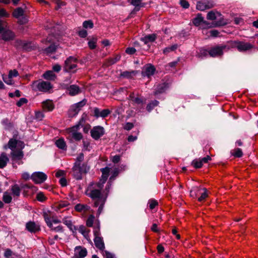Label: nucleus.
<instances>
[{
    "instance_id": "nucleus-1",
    "label": "nucleus",
    "mask_w": 258,
    "mask_h": 258,
    "mask_svg": "<svg viewBox=\"0 0 258 258\" xmlns=\"http://www.w3.org/2000/svg\"><path fill=\"white\" fill-rule=\"evenodd\" d=\"M103 185L98 183L91 182L88 185L86 194L92 200H95V205H97L99 202V200H105L103 197L101 190L103 188Z\"/></svg>"
},
{
    "instance_id": "nucleus-2",
    "label": "nucleus",
    "mask_w": 258,
    "mask_h": 258,
    "mask_svg": "<svg viewBox=\"0 0 258 258\" xmlns=\"http://www.w3.org/2000/svg\"><path fill=\"white\" fill-rule=\"evenodd\" d=\"M32 88L33 90L47 92L52 89V86L49 82L37 80L33 82Z\"/></svg>"
},
{
    "instance_id": "nucleus-3",
    "label": "nucleus",
    "mask_w": 258,
    "mask_h": 258,
    "mask_svg": "<svg viewBox=\"0 0 258 258\" xmlns=\"http://www.w3.org/2000/svg\"><path fill=\"white\" fill-rule=\"evenodd\" d=\"M77 59L73 56H70L64 61L63 70L66 72L75 73L77 67Z\"/></svg>"
},
{
    "instance_id": "nucleus-4",
    "label": "nucleus",
    "mask_w": 258,
    "mask_h": 258,
    "mask_svg": "<svg viewBox=\"0 0 258 258\" xmlns=\"http://www.w3.org/2000/svg\"><path fill=\"white\" fill-rule=\"evenodd\" d=\"M200 194L201 196L198 198V201L202 202L208 196L207 189L205 188H200L199 187L195 186L190 190V196L192 197H197Z\"/></svg>"
},
{
    "instance_id": "nucleus-5",
    "label": "nucleus",
    "mask_w": 258,
    "mask_h": 258,
    "mask_svg": "<svg viewBox=\"0 0 258 258\" xmlns=\"http://www.w3.org/2000/svg\"><path fill=\"white\" fill-rule=\"evenodd\" d=\"M227 47L226 45H216L208 49L209 55L213 57L220 56L223 54V50Z\"/></svg>"
},
{
    "instance_id": "nucleus-6",
    "label": "nucleus",
    "mask_w": 258,
    "mask_h": 258,
    "mask_svg": "<svg viewBox=\"0 0 258 258\" xmlns=\"http://www.w3.org/2000/svg\"><path fill=\"white\" fill-rule=\"evenodd\" d=\"M10 156L13 164L14 163H17L18 164L20 165L23 163L22 160L24 157V153L22 149L11 151Z\"/></svg>"
},
{
    "instance_id": "nucleus-7",
    "label": "nucleus",
    "mask_w": 258,
    "mask_h": 258,
    "mask_svg": "<svg viewBox=\"0 0 258 258\" xmlns=\"http://www.w3.org/2000/svg\"><path fill=\"white\" fill-rule=\"evenodd\" d=\"M216 4L213 0H202L197 2L196 8L201 11L213 8Z\"/></svg>"
},
{
    "instance_id": "nucleus-8",
    "label": "nucleus",
    "mask_w": 258,
    "mask_h": 258,
    "mask_svg": "<svg viewBox=\"0 0 258 258\" xmlns=\"http://www.w3.org/2000/svg\"><path fill=\"white\" fill-rule=\"evenodd\" d=\"M83 119H81L78 124L73 126L68 129L69 132L71 133L72 138L77 141H80L83 138V136L81 133L78 132V130L80 128L82 121Z\"/></svg>"
},
{
    "instance_id": "nucleus-9",
    "label": "nucleus",
    "mask_w": 258,
    "mask_h": 258,
    "mask_svg": "<svg viewBox=\"0 0 258 258\" xmlns=\"http://www.w3.org/2000/svg\"><path fill=\"white\" fill-rule=\"evenodd\" d=\"M90 134L93 139L98 140L104 135L105 130L102 126H95L91 130Z\"/></svg>"
},
{
    "instance_id": "nucleus-10",
    "label": "nucleus",
    "mask_w": 258,
    "mask_h": 258,
    "mask_svg": "<svg viewBox=\"0 0 258 258\" xmlns=\"http://www.w3.org/2000/svg\"><path fill=\"white\" fill-rule=\"evenodd\" d=\"M233 46L240 52L249 50L253 47V45L249 43L239 41H234L233 42Z\"/></svg>"
},
{
    "instance_id": "nucleus-11",
    "label": "nucleus",
    "mask_w": 258,
    "mask_h": 258,
    "mask_svg": "<svg viewBox=\"0 0 258 258\" xmlns=\"http://www.w3.org/2000/svg\"><path fill=\"white\" fill-rule=\"evenodd\" d=\"M86 102L87 101L86 99H83V100L72 105L69 110L70 115L72 116L77 115L80 111L82 107L86 104Z\"/></svg>"
},
{
    "instance_id": "nucleus-12",
    "label": "nucleus",
    "mask_w": 258,
    "mask_h": 258,
    "mask_svg": "<svg viewBox=\"0 0 258 258\" xmlns=\"http://www.w3.org/2000/svg\"><path fill=\"white\" fill-rule=\"evenodd\" d=\"M47 177V175L42 172H35L31 176V178L37 184L43 182L46 180Z\"/></svg>"
},
{
    "instance_id": "nucleus-13",
    "label": "nucleus",
    "mask_w": 258,
    "mask_h": 258,
    "mask_svg": "<svg viewBox=\"0 0 258 258\" xmlns=\"http://www.w3.org/2000/svg\"><path fill=\"white\" fill-rule=\"evenodd\" d=\"M18 144L21 147V149L24 147V143L22 142L18 141L16 139H11L8 144L4 146V149H7V148H9L12 151H15L17 150L16 149V147Z\"/></svg>"
},
{
    "instance_id": "nucleus-14",
    "label": "nucleus",
    "mask_w": 258,
    "mask_h": 258,
    "mask_svg": "<svg viewBox=\"0 0 258 258\" xmlns=\"http://www.w3.org/2000/svg\"><path fill=\"white\" fill-rule=\"evenodd\" d=\"M110 113L111 111L108 109L100 110L98 108L95 107L93 109V115L96 118H105Z\"/></svg>"
},
{
    "instance_id": "nucleus-15",
    "label": "nucleus",
    "mask_w": 258,
    "mask_h": 258,
    "mask_svg": "<svg viewBox=\"0 0 258 258\" xmlns=\"http://www.w3.org/2000/svg\"><path fill=\"white\" fill-rule=\"evenodd\" d=\"M192 23L196 26H199L202 25H204L207 26V27H210V23L205 21L204 19V17H203L202 15L201 14H198L197 16L192 19Z\"/></svg>"
},
{
    "instance_id": "nucleus-16",
    "label": "nucleus",
    "mask_w": 258,
    "mask_h": 258,
    "mask_svg": "<svg viewBox=\"0 0 258 258\" xmlns=\"http://www.w3.org/2000/svg\"><path fill=\"white\" fill-rule=\"evenodd\" d=\"M88 253L87 250L85 247L81 246H77L75 248V253L74 255L81 258H84Z\"/></svg>"
},
{
    "instance_id": "nucleus-17",
    "label": "nucleus",
    "mask_w": 258,
    "mask_h": 258,
    "mask_svg": "<svg viewBox=\"0 0 258 258\" xmlns=\"http://www.w3.org/2000/svg\"><path fill=\"white\" fill-rule=\"evenodd\" d=\"M94 242L97 248L101 251H103L105 249V244L103 238L101 236L94 237Z\"/></svg>"
},
{
    "instance_id": "nucleus-18",
    "label": "nucleus",
    "mask_w": 258,
    "mask_h": 258,
    "mask_svg": "<svg viewBox=\"0 0 258 258\" xmlns=\"http://www.w3.org/2000/svg\"><path fill=\"white\" fill-rule=\"evenodd\" d=\"M26 229L31 233H35L40 230V227L34 222L29 221L26 224Z\"/></svg>"
},
{
    "instance_id": "nucleus-19",
    "label": "nucleus",
    "mask_w": 258,
    "mask_h": 258,
    "mask_svg": "<svg viewBox=\"0 0 258 258\" xmlns=\"http://www.w3.org/2000/svg\"><path fill=\"white\" fill-rule=\"evenodd\" d=\"M2 33V39L6 41L13 40L15 36L14 33L10 30H4Z\"/></svg>"
},
{
    "instance_id": "nucleus-20",
    "label": "nucleus",
    "mask_w": 258,
    "mask_h": 258,
    "mask_svg": "<svg viewBox=\"0 0 258 258\" xmlns=\"http://www.w3.org/2000/svg\"><path fill=\"white\" fill-rule=\"evenodd\" d=\"M68 93L71 96H75L81 92L79 86L76 85H72L66 88Z\"/></svg>"
},
{
    "instance_id": "nucleus-21",
    "label": "nucleus",
    "mask_w": 258,
    "mask_h": 258,
    "mask_svg": "<svg viewBox=\"0 0 258 258\" xmlns=\"http://www.w3.org/2000/svg\"><path fill=\"white\" fill-rule=\"evenodd\" d=\"M10 190L13 197L18 198L21 194V188L17 184H15L11 186Z\"/></svg>"
},
{
    "instance_id": "nucleus-22",
    "label": "nucleus",
    "mask_w": 258,
    "mask_h": 258,
    "mask_svg": "<svg viewBox=\"0 0 258 258\" xmlns=\"http://www.w3.org/2000/svg\"><path fill=\"white\" fill-rule=\"evenodd\" d=\"M168 84L167 83H163L158 85L154 94L155 95H157L159 94L164 92L168 88Z\"/></svg>"
},
{
    "instance_id": "nucleus-23",
    "label": "nucleus",
    "mask_w": 258,
    "mask_h": 258,
    "mask_svg": "<svg viewBox=\"0 0 258 258\" xmlns=\"http://www.w3.org/2000/svg\"><path fill=\"white\" fill-rule=\"evenodd\" d=\"M43 216L44 217L45 222L47 224V225L49 227H52L51 220L53 217L52 213L49 211L44 212L43 213Z\"/></svg>"
},
{
    "instance_id": "nucleus-24",
    "label": "nucleus",
    "mask_w": 258,
    "mask_h": 258,
    "mask_svg": "<svg viewBox=\"0 0 258 258\" xmlns=\"http://www.w3.org/2000/svg\"><path fill=\"white\" fill-rule=\"evenodd\" d=\"M155 72V67L151 64H149L146 67L145 71L143 72V75L144 76H146L149 78L151 76L154 75Z\"/></svg>"
},
{
    "instance_id": "nucleus-25",
    "label": "nucleus",
    "mask_w": 258,
    "mask_h": 258,
    "mask_svg": "<svg viewBox=\"0 0 258 258\" xmlns=\"http://www.w3.org/2000/svg\"><path fill=\"white\" fill-rule=\"evenodd\" d=\"M9 161V158L7 154L5 152H3L0 155V168H4L5 167Z\"/></svg>"
},
{
    "instance_id": "nucleus-26",
    "label": "nucleus",
    "mask_w": 258,
    "mask_h": 258,
    "mask_svg": "<svg viewBox=\"0 0 258 258\" xmlns=\"http://www.w3.org/2000/svg\"><path fill=\"white\" fill-rule=\"evenodd\" d=\"M42 107L45 111H51L54 107V105L51 100H47L42 102Z\"/></svg>"
},
{
    "instance_id": "nucleus-27",
    "label": "nucleus",
    "mask_w": 258,
    "mask_h": 258,
    "mask_svg": "<svg viewBox=\"0 0 258 258\" xmlns=\"http://www.w3.org/2000/svg\"><path fill=\"white\" fill-rule=\"evenodd\" d=\"M157 38V35L155 34H149L141 38V40L143 41L145 44L149 42H154Z\"/></svg>"
},
{
    "instance_id": "nucleus-28",
    "label": "nucleus",
    "mask_w": 258,
    "mask_h": 258,
    "mask_svg": "<svg viewBox=\"0 0 258 258\" xmlns=\"http://www.w3.org/2000/svg\"><path fill=\"white\" fill-rule=\"evenodd\" d=\"M137 73L135 71H124L121 73L120 76L124 78L130 79L135 76Z\"/></svg>"
},
{
    "instance_id": "nucleus-29",
    "label": "nucleus",
    "mask_w": 258,
    "mask_h": 258,
    "mask_svg": "<svg viewBox=\"0 0 258 258\" xmlns=\"http://www.w3.org/2000/svg\"><path fill=\"white\" fill-rule=\"evenodd\" d=\"M221 15V14L218 12L211 11L207 14V19L209 20H215L218 17H220Z\"/></svg>"
},
{
    "instance_id": "nucleus-30",
    "label": "nucleus",
    "mask_w": 258,
    "mask_h": 258,
    "mask_svg": "<svg viewBox=\"0 0 258 258\" xmlns=\"http://www.w3.org/2000/svg\"><path fill=\"white\" fill-rule=\"evenodd\" d=\"M90 209V206H88L87 205H83L81 204H78L75 207V209L76 211L79 212H87L89 211Z\"/></svg>"
},
{
    "instance_id": "nucleus-31",
    "label": "nucleus",
    "mask_w": 258,
    "mask_h": 258,
    "mask_svg": "<svg viewBox=\"0 0 258 258\" xmlns=\"http://www.w3.org/2000/svg\"><path fill=\"white\" fill-rule=\"evenodd\" d=\"M43 77L48 80H54L56 78V75L52 71H47L43 75Z\"/></svg>"
},
{
    "instance_id": "nucleus-32",
    "label": "nucleus",
    "mask_w": 258,
    "mask_h": 258,
    "mask_svg": "<svg viewBox=\"0 0 258 258\" xmlns=\"http://www.w3.org/2000/svg\"><path fill=\"white\" fill-rule=\"evenodd\" d=\"M79 167L77 166H74L73 168L74 176L77 180L82 179V174L83 172L79 169Z\"/></svg>"
},
{
    "instance_id": "nucleus-33",
    "label": "nucleus",
    "mask_w": 258,
    "mask_h": 258,
    "mask_svg": "<svg viewBox=\"0 0 258 258\" xmlns=\"http://www.w3.org/2000/svg\"><path fill=\"white\" fill-rule=\"evenodd\" d=\"M55 145L59 149L66 150L67 149V146L66 142L63 139L60 138L56 141Z\"/></svg>"
},
{
    "instance_id": "nucleus-34",
    "label": "nucleus",
    "mask_w": 258,
    "mask_h": 258,
    "mask_svg": "<svg viewBox=\"0 0 258 258\" xmlns=\"http://www.w3.org/2000/svg\"><path fill=\"white\" fill-rule=\"evenodd\" d=\"M24 15V11L21 7H19L16 9L13 13V17L16 18V19H19L21 16H23Z\"/></svg>"
},
{
    "instance_id": "nucleus-35",
    "label": "nucleus",
    "mask_w": 258,
    "mask_h": 258,
    "mask_svg": "<svg viewBox=\"0 0 258 258\" xmlns=\"http://www.w3.org/2000/svg\"><path fill=\"white\" fill-rule=\"evenodd\" d=\"M57 49V46L55 45L54 44L52 43L50 44L49 46L48 47L45 48L43 50V51L44 53H46L47 54H51L52 53H53L55 52L56 50Z\"/></svg>"
},
{
    "instance_id": "nucleus-36",
    "label": "nucleus",
    "mask_w": 258,
    "mask_h": 258,
    "mask_svg": "<svg viewBox=\"0 0 258 258\" xmlns=\"http://www.w3.org/2000/svg\"><path fill=\"white\" fill-rule=\"evenodd\" d=\"M12 200V197L10 193L8 191H5L4 192L3 196V201L6 204H10L11 203Z\"/></svg>"
},
{
    "instance_id": "nucleus-37",
    "label": "nucleus",
    "mask_w": 258,
    "mask_h": 258,
    "mask_svg": "<svg viewBox=\"0 0 258 258\" xmlns=\"http://www.w3.org/2000/svg\"><path fill=\"white\" fill-rule=\"evenodd\" d=\"M78 231L80 233H81L83 236L86 238H87L88 237H89V233L90 232V230L88 229H87L84 226L81 225L80 226Z\"/></svg>"
},
{
    "instance_id": "nucleus-38",
    "label": "nucleus",
    "mask_w": 258,
    "mask_h": 258,
    "mask_svg": "<svg viewBox=\"0 0 258 258\" xmlns=\"http://www.w3.org/2000/svg\"><path fill=\"white\" fill-rule=\"evenodd\" d=\"M120 59V55H116L114 57L109 58L107 59V65L111 66L117 62H118Z\"/></svg>"
},
{
    "instance_id": "nucleus-39",
    "label": "nucleus",
    "mask_w": 258,
    "mask_h": 258,
    "mask_svg": "<svg viewBox=\"0 0 258 258\" xmlns=\"http://www.w3.org/2000/svg\"><path fill=\"white\" fill-rule=\"evenodd\" d=\"M142 0H131V4L135 7L134 11H139L140 8L142 7Z\"/></svg>"
},
{
    "instance_id": "nucleus-40",
    "label": "nucleus",
    "mask_w": 258,
    "mask_h": 258,
    "mask_svg": "<svg viewBox=\"0 0 258 258\" xmlns=\"http://www.w3.org/2000/svg\"><path fill=\"white\" fill-rule=\"evenodd\" d=\"M231 154L232 155L237 158L241 157L243 155L242 151L240 148H236L232 150L231 151Z\"/></svg>"
},
{
    "instance_id": "nucleus-41",
    "label": "nucleus",
    "mask_w": 258,
    "mask_h": 258,
    "mask_svg": "<svg viewBox=\"0 0 258 258\" xmlns=\"http://www.w3.org/2000/svg\"><path fill=\"white\" fill-rule=\"evenodd\" d=\"M105 201H106V199L105 200H99V202L97 205H95V202H94V207H99L98 211H97V213L99 215L102 212L104 205L105 203Z\"/></svg>"
},
{
    "instance_id": "nucleus-42",
    "label": "nucleus",
    "mask_w": 258,
    "mask_h": 258,
    "mask_svg": "<svg viewBox=\"0 0 258 258\" xmlns=\"http://www.w3.org/2000/svg\"><path fill=\"white\" fill-rule=\"evenodd\" d=\"M93 234L94 237L99 236L101 235L100 231V224L99 222L95 224L93 226Z\"/></svg>"
},
{
    "instance_id": "nucleus-43",
    "label": "nucleus",
    "mask_w": 258,
    "mask_h": 258,
    "mask_svg": "<svg viewBox=\"0 0 258 258\" xmlns=\"http://www.w3.org/2000/svg\"><path fill=\"white\" fill-rule=\"evenodd\" d=\"M159 104V101H158L156 100L152 101L151 102H150L149 104H148L147 106V110L150 112L151 110H153V109L155 107L157 106Z\"/></svg>"
},
{
    "instance_id": "nucleus-44",
    "label": "nucleus",
    "mask_w": 258,
    "mask_h": 258,
    "mask_svg": "<svg viewBox=\"0 0 258 258\" xmlns=\"http://www.w3.org/2000/svg\"><path fill=\"white\" fill-rule=\"evenodd\" d=\"M191 165L195 168H200L202 167L203 164L200 158L194 160L191 162Z\"/></svg>"
},
{
    "instance_id": "nucleus-45",
    "label": "nucleus",
    "mask_w": 258,
    "mask_h": 258,
    "mask_svg": "<svg viewBox=\"0 0 258 258\" xmlns=\"http://www.w3.org/2000/svg\"><path fill=\"white\" fill-rule=\"evenodd\" d=\"M62 222L65 224L70 230H72L74 227L71 220L68 218H64L62 219Z\"/></svg>"
},
{
    "instance_id": "nucleus-46",
    "label": "nucleus",
    "mask_w": 258,
    "mask_h": 258,
    "mask_svg": "<svg viewBox=\"0 0 258 258\" xmlns=\"http://www.w3.org/2000/svg\"><path fill=\"white\" fill-rule=\"evenodd\" d=\"M177 44H174L170 47H166L163 50V53L165 54H167L168 53H169L170 52L175 50V49H177Z\"/></svg>"
},
{
    "instance_id": "nucleus-47",
    "label": "nucleus",
    "mask_w": 258,
    "mask_h": 258,
    "mask_svg": "<svg viewBox=\"0 0 258 258\" xmlns=\"http://www.w3.org/2000/svg\"><path fill=\"white\" fill-rule=\"evenodd\" d=\"M84 155L83 153H81L79 154L78 156L76 159V161L74 165L79 166L80 164H81L82 162L84 160Z\"/></svg>"
},
{
    "instance_id": "nucleus-48",
    "label": "nucleus",
    "mask_w": 258,
    "mask_h": 258,
    "mask_svg": "<svg viewBox=\"0 0 258 258\" xmlns=\"http://www.w3.org/2000/svg\"><path fill=\"white\" fill-rule=\"evenodd\" d=\"M208 54H209L208 49L201 48L199 50V52L198 53V55L199 57H202L207 56Z\"/></svg>"
},
{
    "instance_id": "nucleus-49",
    "label": "nucleus",
    "mask_w": 258,
    "mask_h": 258,
    "mask_svg": "<svg viewBox=\"0 0 258 258\" xmlns=\"http://www.w3.org/2000/svg\"><path fill=\"white\" fill-rule=\"evenodd\" d=\"M94 219V216H93V215H90L86 221V225L89 227H92Z\"/></svg>"
},
{
    "instance_id": "nucleus-50",
    "label": "nucleus",
    "mask_w": 258,
    "mask_h": 258,
    "mask_svg": "<svg viewBox=\"0 0 258 258\" xmlns=\"http://www.w3.org/2000/svg\"><path fill=\"white\" fill-rule=\"evenodd\" d=\"M79 169L83 172V173H86L89 170V167L85 163L80 164L79 166H78Z\"/></svg>"
},
{
    "instance_id": "nucleus-51",
    "label": "nucleus",
    "mask_w": 258,
    "mask_h": 258,
    "mask_svg": "<svg viewBox=\"0 0 258 258\" xmlns=\"http://www.w3.org/2000/svg\"><path fill=\"white\" fill-rule=\"evenodd\" d=\"M83 27L86 28H92L93 27V23L91 20L85 21L83 23Z\"/></svg>"
},
{
    "instance_id": "nucleus-52",
    "label": "nucleus",
    "mask_w": 258,
    "mask_h": 258,
    "mask_svg": "<svg viewBox=\"0 0 258 258\" xmlns=\"http://www.w3.org/2000/svg\"><path fill=\"white\" fill-rule=\"evenodd\" d=\"M158 202L155 200L151 199L148 202L149 208L150 209L153 210L155 207L158 205Z\"/></svg>"
},
{
    "instance_id": "nucleus-53",
    "label": "nucleus",
    "mask_w": 258,
    "mask_h": 258,
    "mask_svg": "<svg viewBox=\"0 0 258 258\" xmlns=\"http://www.w3.org/2000/svg\"><path fill=\"white\" fill-rule=\"evenodd\" d=\"M88 46L91 49H95L96 47V39L93 38L92 40L89 41Z\"/></svg>"
},
{
    "instance_id": "nucleus-54",
    "label": "nucleus",
    "mask_w": 258,
    "mask_h": 258,
    "mask_svg": "<svg viewBox=\"0 0 258 258\" xmlns=\"http://www.w3.org/2000/svg\"><path fill=\"white\" fill-rule=\"evenodd\" d=\"M18 19V23L20 25H23L28 22V19L26 16H24V15Z\"/></svg>"
},
{
    "instance_id": "nucleus-55",
    "label": "nucleus",
    "mask_w": 258,
    "mask_h": 258,
    "mask_svg": "<svg viewBox=\"0 0 258 258\" xmlns=\"http://www.w3.org/2000/svg\"><path fill=\"white\" fill-rule=\"evenodd\" d=\"M3 80L8 85H12L14 83V81L12 80V78L10 77L9 75H8V76L3 77Z\"/></svg>"
},
{
    "instance_id": "nucleus-56",
    "label": "nucleus",
    "mask_w": 258,
    "mask_h": 258,
    "mask_svg": "<svg viewBox=\"0 0 258 258\" xmlns=\"http://www.w3.org/2000/svg\"><path fill=\"white\" fill-rule=\"evenodd\" d=\"M7 27V23L6 21L0 19V33Z\"/></svg>"
},
{
    "instance_id": "nucleus-57",
    "label": "nucleus",
    "mask_w": 258,
    "mask_h": 258,
    "mask_svg": "<svg viewBox=\"0 0 258 258\" xmlns=\"http://www.w3.org/2000/svg\"><path fill=\"white\" fill-rule=\"evenodd\" d=\"M44 117V115L42 112L37 111L35 112V118L38 120H41Z\"/></svg>"
},
{
    "instance_id": "nucleus-58",
    "label": "nucleus",
    "mask_w": 258,
    "mask_h": 258,
    "mask_svg": "<svg viewBox=\"0 0 258 258\" xmlns=\"http://www.w3.org/2000/svg\"><path fill=\"white\" fill-rule=\"evenodd\" d=\"M108 177V176L102 174L101 178L100 179L99 181L97 183L103 185V186H104V184L106 182Z\"/></svg>"
},
{
    "instance_id": "nucleus-59",
    "label": "nucleus",
    "mask_w": 258,
    "mask_h": 258,
    "mask_svg": "<svg viewBox=\"0 0 258 258\" xmlns=\"http://www.w3.org/2000/svg\"><path fill=\"white\" fill-rule=\"evenodd\" d=\"M180 5L184 9H187L189 7V4L186 0H180Z\"/></svg>"
},
{
    "instance_id": "nucleus-60",
    "label": "nucleus",
    "mask_w": 258,
    "mask_h": 258,
    "mask_svg": "<svg viewBox=\"0 0 258 258\" xmlns=\"http://www.w3.org/2000/svg\"><path fill=\"white\" fill-rule=\"evenodd\" d=\"M51 230L54 231L55 232H63V227L61 225H59L57 227H53V225L52 224V227H49Z\"/></svg>"
},
{
    "instance_id": "nucleus-61",
    "label": "nucleus",
    "mask_w": 258,
    "mask_h": 258,
    "mask_svg": "<svg viewBox=\"0 0 258 258\" xmlns=\"http://www.w3.org/2000/svg\"><path fill=\"white\" fill-rule=\"evenodd\" d=\"M10 14L4 9H0V17H9Z\"/></svg>"
},
{
    "instance_id": "nucleus-62",
    "label": "nucleus",
    "mask_w": 258,
    "mask_h": 258,
    "mask_svg": "<svg viewBox=\"0 0 258 258\" xmlns=\"http://www.w3.org/2000/svg\"><path fill=\"white\" fill-rule=\"evenodd\" d=\"M28 100L25 98H21L19 101L17 102V105L19 107H21L23 104L27 103Z\"/></svg>"
},
{
    "instance_id": "nucleus-63",
    "label": "nucleus",
    "mask_w": 258,
    "mask_h": 258,
    "mask_svg": "<svg viewBox=\"0 0 258 258\" xmlns=\"http://www.w3.org/2000/svg\"><path fill=\"white\" fill-rule=\"evenodd\" d=\"M134 125L133 123L127 122L125 123V124L123 126V128L126 131H130L134 127Z\"/></svg>"
},
{
    "instance_id": "nucleus-64",
    "label": "nucleus",
    "mask_w": 258,
    "mask_h": 258,
    "mask_svg": "<svg viewBox=\"0 0 258 258\" xmlns=\"http://www.w3.org/2000/svg\"><path fill=\"white\" fill-rule=\"evenodd\" d=\"M69 205H70V204L67 201L61 202L58 204L57 208H58V209H60V208H64V207H67Z\"/></svg>"
}]
</instances>
